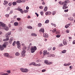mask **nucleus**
Segmentation results:
<instances>
[{"instance_id":"obj_1","label":"nucleus","mask_w":75,"mask_h":75,"mask_svg":"<svg viewBox=\"0 0 75 75\" xmlns=\"http://www.w3.org/2000/svg\"><path fill=\"white\" fill-rule=\"evenodd\" d=\"M2 28H4L6 31L8 30V28L7 26H6V24L1 22H0V30Z\"/></svg>"},{"instance_id":"obj_2","label":"nucleus","mask_w":75,"mask_h":75,"mask_svg":"<svg viewBox=\"0 0 75 75\" xmlns=\"http://www.w3.org/2000/svg\"><path fill=\"white\" fill-rule=\"evenodd\" d=\"M36 50H37V47L35 46H34V47H32L30 48V51L31 53H34Z\"/></svg>"},{"instance_id":"obj_3","label":"nucleus","mask_w":75,"mask_h":75,"mask_svg":"<svg viewBox=\"0 0 75 75\" xmlns=\"http://www.w3.org/2000/svg\"><path fill=\"white\" fill-rule=\"evenodd\" d=\"M6 47H7V45L4 44L2 45H0V49L1 50L3 51V50H4V48H6Z\"/></svg>"},{"instance_id":"obj_4","label":"nucleus","mask_w":75,"mask_h":75,"mask_svg":"<svg viewBox=\"0 0 75 75\" xmlns=\"http://www.w3.org/2000/svg\"><path fill=\"white\" fill-rule=\"evenodd\" d=\"M20 70L22 72H28V69L26 68H21L20 69Z\"/></svg>"},{"instance_id":"obj_5","label":"nucleus","mask_w":75,"mask_h":75,"mask_svg":"<svg viewBox=\"0 0 75 75\" xmlns=\"http://www.w3.org/2000/svg\"><path fill=\"white\" fill-rule=\"evenodd\" d=\"M25 50H22L21 53L22 57H25Z\"/></svg>"},{"instance_id":"obj_6","label":"nucleus","mask_w":75,"mask_h":75,"mask_svg":"<svg viewBox=\"0 0 75 75\" xmlns=\"http://www.w3.org/2000/svg\"><path fill=\"white\" fill-rule=\"evenodd\" d=\"M11 32H8L6 34V38H9V36L11 35Z\"/></svg>"},{"instance_id":"obj_7","label":"nucleus","mask_w":75,"mask_h":75,"mask_svg":"<svg viewBox=\"0 0 75 75\" xmlns=\"http://www.w3.org/2000/svg\"><path fill=\"white\" fill-rule=\"evenodd\" d=\"M63 44L64 45H67V40H66L65 39H64L63 41Z\"/></svg>"},{"instance_id":"obj_8","label":"nucleus","mask_w":75,"mask_h":75,"mask_svg":"<svg viewBox=\"0 0 75 75\" xmlns=\"http://www.w3.org/2000/svg\"><path fill=\"white\" fill-rule=\"evenodd\" d=\"M43 37L44 38H48L49 36L46 33H43Z\"/></svg>"},{"instance_id":"obj_9","label":"nucleus","mask_w":75,"mask_h":75,"mask_svg":"<svg viewBox=\"0 0 75 75\" xmlns=\"http://www.w3.org/2000/svg\"><path fill=\"white\" fill-rule=\"evenodd\" d=\"M39 32H40V33L42 32V33H44V29L43 28H41V29L40 30Z\"/></svg>"},{"instance_id":"obj_10","label":"nucleus","mask_w":75,"mask_h":75,"mask_svg":"<svg viewBox=\"0 0 75 75\" xmlns=\"http://www.w3.org/2000/svg\"><path fill=\"white\" fill-rule=\"evenodd\" d=\"M51 14V12L50 11H47L45 13V14L46 16L47 15H50Z\"/></svg>"},{"instance_id":"obj_11","label":"nucleus","mask_w":75,"mask_h":75,"mask_svg":"<svg viewBox=\"0 0 75 75\" xmlns=\"http://www.w3.org/2000/svg\"><path fill=\"white\" fill-rule=\"evenodd\" d=\"M4 55L5 57H9V54L7 53H4Z\"/></svg>"},{"instance_id":"obj_12","label":"nucleus","mask_w":75,"mask_h":75,"mask_svg":"<svg viewBox=\"0 0 75 75\" xmlns=\"http://www.w3.org/2000/svg\"><path fill=\"white\" fill-rule=\"evenodd\" d=\"M8 3V2L7 1L4 0V3L3 4L4 5H6Z\"/></svg>"},{"instance_id":"obj_13","label":"nucleus","mask_w":75,"mask_h":75,"mask_svg":"<svg viewBox=\"0 0 75 75\" xmlns=\"http://www.w3.org/2000/svg\"><path fill=\"white\" fill-rule=\"evenodd\" d=\"M31 35L32 36H34V37H37V35L35 33H32L31 34Z\"/></svg>"},{"instance_id":"obj_14","label":"nucleus","mask_w":75,"mask_h":75,"mask_svg":"<svg viewBox=\"0 0 75 75\" xmlns=\"http://www.w3.org/2000/svg\"><path fill=\"white\" fill-rule=\"evenodd\" d=\"M52 32L53 33H57V29L54 28L52 30Z\"/></svg>"},{"instance_id":"obj_15","label":"nucleus","mask_w":75,"mask_h":75,"mask_svg":"<svg viewBox=\"0 0 75 75\" xmlns=\"http://www.w3.org/2000/svg\"><path fill=\"white\" fill-rule=\"evenodd\" d=\"M16 2L17 3H21L22 1L21 0H18L16 1Z\"/></svg>"},{"instance_id":"obj_16","label":"nucleus","mask_w":75,"mask_h":75,"mask_svg":"<svg viewBox=\"0 0 75 75\" xmlns=\"http://www.w3.org/2000/svg\"><path fill=\"white\" fill-rule=\"evenodd\" d=\"M47 10H48V7L47 6H45L44 9V11H47Z\"/></svg>"},{"instance_id":"obj_17","label":"nucleus","mask_w":75,"mask_h":75,"mask_svg":"<svg viewBox=\"0 0 75 75\" xmlns=\"http://www.w3.org/2000/svg\"><path fill=\"white\" fill-rule=\"evenodd\" d=\"M8 40H9V39L8 38H7L6 39H5L3 40V41H8Z\"/></svg>"},{"instance_id":"obj_18","label":"nucleus","mask_w":75,"mask_h":75,"mask_svg":"<svg viewBox=\"0 0 75 75\" xmlns=\"http://www.w3.org/2000/svg\"><path fill=\"white\" fill-rule=\"evenodd\" d=\"M20 55V54L18 52H16L15 53V55L16 56H19Z\"/></svg>"},{"instance_id":"obj_19","label":"nucleus","mask_w":75,"mask_h":75,"mask_svg":"<svg viewBox=\"0 0 75 75\" xmlns=\"http://www.w3.org/2000/svg\"><path fill=\"white\" fill-rule=\"evenodd\" d=\"M52 15L53 16H54V15H55V13H56V11H53L52 12Z\"/></svg>"},{"instance_id":"obj_20","label":"nucleus","mask_w":75,"mask_h":75,"mask_svg":"<svg viewBox=\"0 0 75 75\" xmlns=\"http://www.w3.org/2000/svg\"><path fill=\"white\" fill-rule=\"evenodd\" d=\"M12 4L13 6H16L17 4V2L16 1L13 2L12 3Z\"/></svg>"},{"instance_id":"obj_21","label":"nucleus","mask_w":75,"mask_h":75,"mask_svg":"<svg viewBox=\"0 0 75 75\" xmlns=\"http://www.w3.org/2000/svg\"><path fill=\"white\" fill-rule=\"evenodd\" d=\"M66 52H67L66 50H64L62 51V54H65V53H66Z\"/></svg>"},{"instance_id":"obj_22","label":"nucleus","mask_w":75,"mask_h":75,"mask_svg":"<svg viewBox=\"0 0 75 75\" xmlns=\"http://www.w3.org/2000/svg\"><path fill=\"white\" fill-rule=\"evenodd\" d=\"M18 23L17 22H15L14 23L15 26H17L18 25Z\"/></svg>"},{"instance_id":"obj_23","label":"nucleus","mask_w":75,"mask_h":75,"mask_svg":"<svg viewBox=\"0 0 75 75\" xmlns=\"http://www.w3.org/2000/svg\"><path fill=\"white\" fill-rule=\"evenodd\" d=\"M21 7L19 6L17 8H16V10H18V11H20V10H21V9H21Z\"/></svg>"},{"instance_id":"obj_24","label":"nucleus","mask_w":75,"mask_h":75,"mask_svg":"<svg viewBox=\"0 0 75 75\" xmlns=\"http://www.w3.org/2000/svg\"><path fill=\"white\" fill-rule=\"evenodd\" d=\"M42 25V24H41V23H38V26L39 27H41Z\"/></svg>"},{"instance_id":"obj_25","label":"nucleus","mask_w":75,"mask_h":75,"mask_svg":"<svg viewBox=\"0 0 75 75\" xmlns=\"http://www.w3.org/2000/svg\"><path fill=\"white\" fill-rule=\"evenodd\" d=\"M17 48H18V49H21V45H17Z\"/></svg>"},{"instance_id":"obj_26","label":"nucleus","mask_w":75,"mask_h":75,"mask_svg":"<svg viewBox=\"0 0 75 75\" xmlns=\"http://www.w3.org/2000/svg\"><path fill=\"white\" fill-rule=\"evenodd\" d=\"M64 4L63 5L64 7V6H67V3L66 2V1H64Z\"/></svg>"},{"instance_id":"obj_27","label":"nucleus","mask_w":75,"mask_h":75,"mask_svg":"<svg viewBox=\"0 0 75 75\" xmlns=\"http://www.w3.org/2000/svg\"><path fill=\"white\" fill-rule=\"evenodd\" d=\"M41 64H36V67H40V66H41Z\"/></svg>"},{"instance_id":"obj_28","label":"nucleus","mask_w":75,"mask_h":75,"mask_svg":"<svg viewBox=\"0 0 75 75\" xmlns=\"http://www.w3.org/2000/svg\"><path fill=\"white\" fill-rule=\"evenodd\" d=\"M19 11H20L21 14H23V13H24V12L23 11V9H21V10H19Z\"/></svg>"},{"instance_id":"obj_29","label":"nucleus","mask_w":75,"mask_h":75,"mask_svg":"<svg viewBox=\"0 0 75 75\" xmlns=\"http://www.w3.org/2000/svg\"><path fill=\"white\" fill-rule=\"evenodd\" d=\"M4 44H5V45H7L8 44V42H4Z\"/></svg>"},{"instance_id":"obj_30","label":"nucleus","mask_w":75,"mask_h":75,"mask_svg":"<svg viewBox=\"0 0 75 75\" xmlns=\"http://www.w3.org/2000/svg\"><path fill=\"white\" fill-rule=\"evenodd\" d=\"M49 23V20H47L45 21V24H47V23Z\"/></svg>"},{"instance_id":"obj_31","label":"nucleus","mask_w":75,"mask_h":75,"mask_svg":"<svg viewBox=\"0 0 75 75\" xmlns=\"http://www.w3.org/2000/svg\"><path fill=\"white\" fill-rule=\"evenodd\" d=\"M28 28L29 29H33V27L30 26H29L28 27Z\"/></svg>"},{"instance_id":"obj_32","label":"nucleus","mask_w":75,"mask_h":75,"mask_svg":"<svg viewBox=\"0 0 75 75\" xmlns=\"http://www.w3.org/2000/svg\"><path fill=\"white\" fill-rule=\"evenodd\" d=\"M16 44L17 45H20V41H17V42H16Z\"/></svg>"},{"instance_id":"obj_33","label":"nucleus","mask_w":75,"mask_h":75,"mask_svg":"<svg viewBox=\"0 0 75 75\" xmlns=\"http://www.w3.org/2000/svg\"><path fill=\"white\" fill-rule=\"evenodd\" d=\"M16 41H14L12 44V45H13V46H14L15 45V44H16Z\"/></svg>"},{"instance_id":"obj_34","label":"nucleus","mask_w":75,"mask_h":75,"mask_svg":"<svg viewBox=\"0 0 75 75\" xmlns=\"http://www.w3.org/2000/svg\"><path fill=\"white\" fill-rule=\"evenodd\" d=\"M65 28H68L69 27V26L67 24L66 25H65Z\"/></svg>"},{"instance_id":"obj_35","label":"nucleus","mask_w":75,"mask_h":75,"mask_svg":"<svg viewBox=\"0 0 75 75\" xmlns=\"http://www.w3.org/2000/svg\"><path fill=\"white\" fill-rule=\"evenodd\" d=\"M22 49L23 50H26V47L24 46L22 48Z\"/></svg>"},{"instance_id":"obj_36","label":"nucleus","mask_w":75,"mask_h":75,"mask_svg":"<svg viewBox=\"0 0 75 75\" xmlns=\"http://www.w3.org/2000/svg\"><path fill=\"white\" fill-rule=\"evenodd\" d=\"M41 60L40 59H38L37 60L36 62H41Z\"/></svg>"},{"instance_id":"obj_37","label":"nucleus","mask_w":75,"mask_h":75,"mask_svg":"<svg viewBox=\"0 0 75 75\" xmlns=\"http://www.w3.org/2000/svg\"><path fill=\"white\" fill-rule=\"evenodd\" d=\"M46 64L48 65H50V64H52V62H48Z\"/></svg>"},{"instance_id":"obj_38","label":"nucleus","mask_w":75,"mask_h":75,"mask_svg":"<svg viewBox=\"0 0 75 75\" xmlns=\"http://www.w3.org/2000/svg\"><path fill=\"white\" fill-rule=\"evenodd\" d=\"M19 31H22V27H20L19 29Z\"/></svg>"},{"instance_id":"obj_39","label":"nucleus","mask_w":75,"mask_h":75,"mask_svg":"<svg viewBox=\"0 0 75 75\" xmlns=\"http://www.w3.org/2000/svg\"><path fill=\"white\" fill-rule=\"evenodd\" d=\"M48 60H45L44 62L46 64H47V63H48Z\"/></svg>"},{"instance_id":"obj_40","label":"nucleus","mask_w":75,"mask_h":75,"mask_svg":"<svg viewBox=\"0 0 75 75\" xmlns=\"http://www.w3.org/2000/svg\"><path fill=\"white\" fill-rule=\"evenodd\" d=\"M8 5L9 6H11V5H12V2H10L8 4Z\"/></svg>"},{"instance_id":"obj_41","label":"nucleus","mask_w":75,"mask_h":75,"mask_svg":"<svg viewBox=\"0 0 75 75\" xmlns=\"http://www.w3.org/2000/svg\"><path fill=\"white\" fill-rule=\"evenodd\" d=\"M5 16L6 17H7V18H8V16H9V14H6L5 15Z\"/></svg>"},{"instance_id":"obj_42","label":"nucleus","mask_w":75,"mask_h":75,"mask_svg":"<svg viewBox=\"0 0 75 75\" xmlns=\"http://www.w3.org/2000/svg\"><path fill=\"white\" fill-rule=\"evenodd\" d=\"M10 71V70H8L6 71V72L8 73V74H10V73H11V71Z\"/></svg>"},{"instance_id":"obj_43","label":"nucleus","mask_w":75,"mask_h":75,"mask_svg":"<svg viewBox=\"0 0 75 75\" xmlns=\"http://www.w3.org/2000/svg\"><path fill=\"white\" fill-rule=\"evenodd\" d=\"M46 71V70L45 69H43L42 70V72H45Z\"/></svg>"},{"instance_id":"obj_44","label":"nucleus","mask_w":75,"mask_h":75,"mask_svg":"<svg viewBox=\"0 0 75 75\" xmlns=\"http://www.w3.org/2000/svg\"><path fill=\"white\" fill-rule=\"evenodd\" d=\"M51 49H52V47H49L48 48V51H50V50H51Z\"/></svg>"},{"instance_id":"obj_45","label":"nucleus","mask_w":75,"mask_h":75,"mask_svg":"<svg viewBox=\"0 0 75 75\" xmlns=\"http://www.w3.org/2000/svg\"><path fill=\"white\" fill-rule=\"evenodd\" d=\"M32 65H34V66H36V64L34 62H32Z\"/></svg>"},{"instance_id":"obj_46","label":"nucleus","mask_w":75,"mask_h":75,"mask_svg":"<svg viewBox=\"0 0 75 75\" xmlns=\"http://www.w3.org/2000/svg\"><path fill=\"white\" fill-rule=\"evenodd\" d=\"M10 10V7H8L7 8L6 11H8V10Z\"/></svg>"},{"instance_id":"obj_47","label":"nucleus","mask_w":75,"mask_h":75,"mask_svg":"<svg viewBox=\"0 0 75 75\" xmlns=\"http://www.w3.org/2000/svg\"><path fill=\"white\" fill-rule=\"evenodd\" d=\"M10 41H13V38L11 37L10 38Z\"/></svg>"},{"instance_id":"obj_48","label":"nucleus","mask_w":75,"mask_h":75,"mask_svg":"<svg viewBox=\"0 0 75 75\" xmlns=\"http://www.w3.org/2000/svg\"><path fill=\"white\" fill-rule=\"evenodd\" d=\"M66 1V2L67 3H69V0H67L66 1Z\"/></svg>"},{"instance_id":"obj_49","label":"nucleus","mask_w":75,"mask_h":75,"mask_svg":"<svg viewBox=\"0 0 75 75\" xmlns=\"http://www.w3.org/2000/svg\"><path fill=\"white\" fill-rule=\"evenodd\" d=\"M24 13H28V11L26 10H24Z\"/></svg>"},{"instance_id":"obj_50","label":"nucleus","mask_w":75,"mask_h":75,"mask_svg":"<svg viewBox=\"0 0 75 75\" xmlns=\"http://www.w3.org/2000/svg\"><path fill=\"white\" fill-rule=\"evenodd\" d=\"M44 13L42 11L40 12V14H41V16H43V13Z\"/></svg>"},{"instance_id":"obj_51","label":"nucleus","mask_w":75,"mask_h":75,"mask_svg":"<svg viewBox=\"0 0 75 75\" xmlns=\"http://www.w3.org/2000/svg\"><path fill=\"white\" fill-rule=\"evenodd\" d=\"M17 20H18V21H19V20H21V18H17Z\"/></svg>"},{"instance_id":"obj_52","label":"nucleus","mask_w":75,"mask_h":75,"mask_svg":"<svg viewBox=\"0 0 75 75\" xmlns=\"http://www.w3.org/2000/svg\"><path fill=\"white\" fill-rule=\"evenodd\" d=\"M39 8L40 9H43V7L42 6H40L39 7Z\"/></svg>"},{"instance_id":"obj_53","label":"nucleus","mask_w":75,"mask_h":75,"mask_svg":"<svg viewBox=\"0 0 75 75\" xmlns=\"http://www.w3.org/2000/svg\"><path fill=\"white\" fill-rule=\"evenodd\" d=\"M60 37H61V36L59 35H56V37H57V38H59Z\"/></svg>"},{"instance_id":"obj_54","label":"nucleus","mask_w":75,"mask_h":75,"mask_svg":"<svg viewBox=\"0 0 75 75\" xmlns=\"http://www.w3.org/2000/svg\"><path fill=\"white\" fill-rule=\"evenodd\" d=\"M64 12H68V9L65 10H64Z\"/></svg>"},{"instance_id":"obj_55","label":"nucleus","mask_w":75,"mask_h":75,"mask_svg":"<svg viewBox=\"0 0 75 75\" xmlns=\"http://www.w3.org/2000/svg\"><path fill=\"white\" fill-rule=\"evenodd\" d=\"M43 54L44 55H45V54H46V52H45V51H44L43 52Z\"/></svg>"},{"instance_id":"obj_56","label":"nucleus","mask_w":75,"mask_h":75,"mask_svg":"<svg viewBox=\"0 0 75 75\" xmlns=\"http://www.w3.org/2000/svg\"><path fill=\"white\" fill-rule=\"evenodd\" d=\"M17 15L15 16H14L13 18H14V19H16V18H17Z\"/></svg>"},{"instance_id":"obj_57","label":"nucleus","mask_w":75,"mask_h":75,"mask_svg":"<svg viewBox=\"0 0 75 75\" xmlns=\"http://www.w3.org/2000/svg\"><path fill=\"white\" fill-rule=\"evenodd\" d=\"M35 14H36V15L37 17H38L39 16V15H38V13H35Z\"/></svg>"},{"instance_id":"obj_58","label":"nucleus","mask_w":75,"mask_h":75,"mask_svg":"<svg viewBox=\"0 0 75 75\" xmlns=\"http://www.w3.org/2000/svg\"><path fill=\"white\" fill-rule=\"evenodd\" d=\"M13 10H11L10 11V14H12L13 13Z\"/></svg>"},{"instance_id":"obj_59","label":"nucleus","mask_w":75,"mask_h":75,"mask_svg":"<svg viewBox=\"0 0 75 75\" xmlns=\"http://www.w3.org/2000/svg\"><path fill=\"white\" fill-rule=\"evenodd\" d=\"M66 32L67 33H69V31L67 30L66 31Z\"/></svg>"},{"instance_id":"obj_60","label":"nucleus","mask_w":75,"mask_h":75,"mask_svg":"<svg viewBox=\"0 0 75 75\" xmlns=\"http://www.w3.org/2000/svg\"><path fill=\"white\" fill-rule=\"evenodd\" d=\"M9 42L10 44H11L12 43V40H9Z\"/></svg>"},{"instance_id":"obj_61","label":"nucleus","mask_w":75,"mask_h":75,"mask_svg":"<svg viewBox=\"0 0 75 75\" xmlns=\"http://www.w3.org/2000/svg\"><path fill=\"white\" fill-rule=\"evenodd\" d=\"M8 58H13V57L12 56H9Z\"/></svg>"},{"instance_id":"obj_62","label":"nucleus","mask_w":75,"mask_h":75,"mask_svg":"<svg viewBox=\"0 0 75 75\" xmlns=\"http://www.w3.org/2000/svg\"><path fill=\"white\" fill-rule=\"evenodd\" d=\"M51 56H52V57H55V55L54 54H51Z\"/></svg>"},{"instance_id":"obj_63","label":"nucleus","mask_w":75,"mask_h":75,"mask_svg":"<svg viewBox=\"0 0 75 75\" xmlns=\"http://www.w3.org/2000/svg\"><path fill=\"white\" fill-rule=\"evenodd\" d=\"M26 10H28V9H29V7H28V6H27L26 7Z\"/></svg>"},{"instance_id":"obj_64","label":"nucleus","mask_w":75,"mask_h":75,"mask_svg":"<svg viewBox=\"0 0 75 75\" xmlns=\"http://www.w3.org/2000/svg\"><path fill=\"white\" fill-rule=\"evenodd\" d=\"M73 44H75V40H74V41L73 42Z\"/></svg>"}]
</instances>
